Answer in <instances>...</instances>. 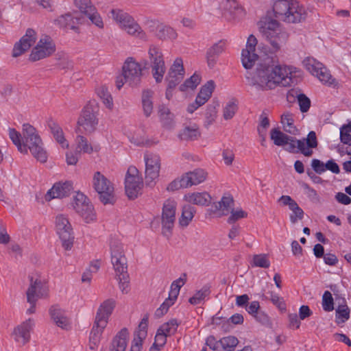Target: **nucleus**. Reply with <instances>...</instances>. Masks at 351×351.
Segmentation results:
<instances>
[{"label": "nucleus", "instance_id": "nucleus-1", "mask_svg": "<svg viewBox=\"0 0 351 351\" xmlns=\"http://www.w3.org/2000/svg\"><path fill=\"white\" fill-rule=\"evenodd\" d=\"M276 57L267 56L258 63L256 73L249 84L258 90L274 89L277 85L290 86L296 80L292 76V71L286 66L278 64Z\"/></svg>", "mask_w": 351, "mask_h": 351}, {"label": "nucleus", "instance_id": "nucleus-2", "mask_svg": "<svg viewBox=\"0 0 351 351\" xmlns=\"http://www.w3.org/2000/svg\"><path fill=\"white\" fill-rule=\"evenodd\" d=\"M23 141L21 135L14 128L9 129V136L21 153L27 154L29 149L33 156L41 162L47 159V154L43 147V141L34 127L29 123L23 125Z\"/></svg>", "mask_w": 351, "mask_h": 351}, {"label": "nucleus", "instance_id": "nucleus-3", "mask_svg": "<svg viewBox=\"0 0 351 351\" xmlns=\"http://www.w3.org/2000/svg\"><path fill=\"white\" fill-rule=\"evenodd\" d=\"M273 12L278 19L291 23L304 21L307 15L304 7L296 0H276Z\"/></svg>", "mask_w": 351, "mask_h": 351}, {"label": "nucleus", "instance_id": "nucleus-4", "mask_svg": "<svg viewBox=\"0 0 351 351\" xmlns=\"http://www.w3.org/2000/svg\"><path fill=\"white\" fill-rule=\"evenodd\" d=\"M110 246L111 262L116 272L117 279L119 280V289L123 293H127L130 285V277L123 245L117 241H112Z\"/></svg>", "mask_w": 351, "mask_h": 351}, {"label": "nucleus", "instance_id": "nucleus-5", "mask_svg": "<svg viewBox=\"0 0 351 351\" xmlns=\"http://www.w3.org/2000/svg\"><path fill=\"white\" fill-rule=\"evenodd\" d=\"M259 31L269 42L273 52H276L285 45L289 38L288 33L280 27L277 20L266 16L259 23Z\"/></svg>", "mask_w": 351, "mask_h": 351}, {"label": "nucleus", "instance_id": "nucleus-6", "mask_svg": "<svg viewBox=\"0 0 351 351\" xmlns=\"http://www.w3.org/2000/svg\"><path fill=\"white\" fill-rule=\"evenodd\" d=\"M289 139L284 146L285 149L289 153H301L307 157L313 155L312 149L316 148L318 145L316 133L314 131L309 132L306 138L297 139L290 136Z\"/></svg>", "mask_w": 351, "mask_h": 351}, {"label": "nucleus", "instance_id": "nucleus-7", "mask_svg": "<svg viewBox=\"0 0 351 351\" xmlns=\"http://www.w3.org/2000/svg\"><path fill=\"white\" fill-rule=\"evenodd\" d=\"M123 73L117 77L116 86L120 90L125 83L130 86H136L140 84L142 76V68L140 64L128 58L122 67Z\"/></svg>", "mask_w": 351, "mask_h": 351}, {"label": "nucleus", "instance_id": "nucleus-8", "mask_svg": "<svg viewBox=\"0 0 351 351\" xmlns=\"http://www.w3.org/2000/svg\"><path fill=\"white\" fill-rule=\"evenodd\" d=\"M93 186L97 193L99 201L104 204L113 205L116 202L113 184L100 171H96L93 178Z\"/></svg>", "mask_w": 351, "mask_h": 351}, {"label": "nucleus", "instance_id": "nucleus-9", "mask_svg": "<svg viewBox=\"0 0 351 351\" xmlns=\"http://www.w3.org/2000/svg\"><path fill=\"white\" fill-rule=\"evenodd\" d=\"M97 111L98 106L95 101H89L82 110L77 125L82 127L86 133H92L96 130L98 125Z\"/></svg>", "mask_w": 351, "mask_h": 351}, {"label": "nucleus", "instance_id": "nucleus-10", "mask_svg": "<svg viewBox=\"0 0 351 351\" xmlns=\"http://www.w3.org/2000/svg\"><path fill=\"white\" fill-rule=\"evenodd\" d=\"M143 186V179L138 176V170L134 166H130L125 178V191L130 199H135L141 194Z\"/></svg>", "mask_w": 351, "mask_h": 351}, {"label": "nucleus", "instance_id": "nucleus-11", "mask_svg": "<svg viewBox=\"0 0 351 351\" xmlns=\"http://www.w3.org/2000/svg\"><path fill=\"white\" fill-rule=\"evenodd\" d=\"M56 231L62 241V247L66 250L72 248L74 241L73 232L71 223L67 218L63 215L56 217Z\"/></svg>", "mask_w": 351, "mask_h": 351}, {"label": "nucleus", "instance_id": "nucleus-12", "mask_svg": "<svg viewBox=\"0 0 351 351\" xmlns=\"http://www.w3.org/2000/svg\"><path fill=\"white\" fill-rule=\"evenodd\" d=\"M176 202L167 199L162 206L161 223L162 234L169 238L172 234V229L176 221Z\"/></svg>", "mask_w": 351, "mask_h": 351}, {"label": "nucleus", "instance_id": "nucleus-13", "mask_svg": "<svg viewBox=\"0 0 351 351\" xmlns=\"http://www.w3.org/2000/svg\"><path fill=\"white\" fill-rule=\"evenodd\" d=\"M73 207L86 223H90L96 219L93 206L87 201V197L83 193H77L74 197Z\"/></svg>", "mask_w": 351, "mask_h": 351}, {"label": "nucleus", "instance_id": "nucleus-14", "mask_svg": "<svg viewBox=\"0 0 351 351\" xmlns=\"http://www.w3.org/2000/svg\"><path fill=\"white\" fill-rule=\"evenodd\" d=\"M56 51V45L51 37L45 36L40 38L37 45L32 49L29 55V60L36 62L52 55Z\"/></svg>", "mask_w": 351, "mask_h": 351}, {"label": "nucleus", "instance_id": "nucleus-15", "mask_svg": "<svg viewBox=\"0 0 351 351\" xmlns=\"http://www.w3.org/2000/svg\"><path fill=\"white\" fill-rule=\"evenodd\" d=\"M148 53L152 64L153 77L157 83H160L166 71L162 52L156 46H151Z\"/></svg>", "mask_w": 351, "mask_h": 351}, {"label": "nucleus", "instance_id": "nucleus-16", "mask_svg": "<svg viewBox=\"0 0 351 351\" xmlns=\"http://www.w3.org/2000/svg\"><path fill=\"white\" fill-rule=\"evenodd\" d=\"M147 26L149 32L161 40H174L178 36L173 28L158 21H147Z\"/></svg>", "mask_w": 351, "mask_h": 351}, {"label": "nucleus", "instance_id": "nucleus-17", "mask_svg": "<svg viewBox=\"0 0 351 351\" xmlns=\"http://www.w3.org/2000/svg\"><path fill=\"white\" fill-rule=\"evenodd\" d=\"M305 68L313 75L324 82L332 84L334 80L328 69L313 58H307L303 61Z\"/></svg>", "mask_w": 351, "mask_h": 351}, {"label": "nucleus", "instance_id": "nucleus-18", "mask_svg": "<svg viewBox=\"0 0 351 351\" xmlns=\"http://www.w3.org/2000/svg\"><path fill=\"white\" fill-rule=\"evenodd\" d=\"M30 285L26 292L27 300L31 304L29 308L27 310V313L32 314L35 312L36 302L40 296L43 295V289L45 284L39 279L34 280L32 276H29Z\"/></svg>", "mask_w": 351, "mask_h": 351}, {"label": "nucleus", "instance_id": "nucleus-19", "mask_svg": "<svg viewBox=\"0 0 351 351\" xmlns=\"http://www.w3.org/2000/svg\"><path fill=\"white\" fill-rule=\"evenodd\" d=\"M256 45V38L252 34L250 35L247 40L246 48L243 49L241 52L242 64L246 69L252 68L258 60V56L254 53Z\"/></svg>", "mask_w": 351, "mask_h": 351}, {"label": "nucleus", "instance_id": "nucleus-20", "mask_svg": "<svg viewBox=\"0 0 351 351\" xmlns=\"http://www.w3.org/2000/svg\"><path fill=\"white\" fill-rule=\"evenodd\" d=\"M36 31L32 28H28L25 34L19 42L15 43L12 51V56L16 58L22 55L36 43Z\"/></svg>", "mask_w": 351, "mask_h": 351}, {"label": "nucleus", "instance_id": "nucleus-21", "mask_svg": "<svg viewBox=\"0 0 351 351\" xmlns=\"http://www.w3.org/2000/svg\"><path fill=\"white\" fill-rule=\"evenodd\" d=\"M73 190V182L66 181L64 182H56L49 189L45 196L46 201H51L54 198H63L71 195Z\"/></svg>", "mask_w": 351, "mask_h": 351}, {"label": "nucleus", "instance_id": "nucleus-22", "mask_svg": "<svg viewBox=\"0 0 351 351\" xmlns=\"http://www.w3.org/2000/svg\"><path fill=\"white\" fill-rule=\"evenodd\" d=\"M34 326V319L29 318L16 326L12 333L14 340L22 345H25L30 340V332Z\"/></svg>", "mask_w": 351, "mask_h": 351}, {"label": "nucleus", "instance_id": "nucleus-23", "mask_svg": "<svg viewBox=\"0 0 351 351\" xmlns=\"http://www.w3.org/2000/svg\"><path fill=\"white\" fill-rule=\"evenodd\" d=\"M116 306V301L114 299H107L102 302L96 313L95 319L101 324L102 327H106L108 319Z\"/></svg>", "mask_w": 351, "mask_h": 351}, {"label": "nucleus", "instance_id": "nucleus-24", "mask_svg": "<svg viewBox=\"0 0 351 351\" xmlns=\"http://www.w3.org/2000/svg\"><path fill=\"white\" fill-rule=\"evenodd\" d=\"M226 45V41L224 40H221L213 44L208 49L206 54V58L208 66L210 69H213L215 66L219 56L224 51Z\"/></svg>", "mask_w": 351, "mask_h": 351}, {"label": "nucleus", "instance_id": "nucleus-25", "mask_svg": "<svg viewBox=\"0 0 351 351\" xmlns=\"http://www.w3.org/2000/svg\"><path fill=\"white\" fill-rule=\"evenodd\" d=\"M47 125L51 133L53 134L56 141L62 146V148H68L69 143L64 138V133L60 125L53 119L49 118L47 121Z\"/></svg>", "mask_w": 351, "mask_h": 351}, {"label": "nucleus", "instance_id": "nucleus-26", "mask_svg": "<svg viewBox=\"0 0 351 351\" xmlns=\"http://www.w3.org/2000/svg\"><path fill=\"white\" fill-rule=\"evenodd\" d=\"M129 336L128 330L122 328L113 338L110 347V351H125Z\"/></svg>", "mask_w": 351, "mask_h": 351}, {"label": "nucleus", "instance_id": "nucleus-27", "mask_svg": "<svg viewBox=\"0 0 351 351\" xmlns=\"http://www.w3.org/2000/svg\"><path fill=\"white\" fill-rule=\"evenodd\" d=\"M187 186L197 185L203 182L207 176V173L202 169H195L183 175Z\"/></svg>", "mask_w": 351, "mask_h": 351}, {"label": "nucleus", "instance_id": "nucleus-28", "mask_svg": "<svg viewBox=\"0 0 351 351\" xmlns=\"http://www.w3.org/2000/svg\"><path fill=\"white\" fill-rule=\"evenodd\" d=\"M80 18L71 13H66L59 16L57 19V22L62 28L70 29L77 32L78 29L77 25L80 23Z\"/></svg>", "mask_w": 351, "mask_h": 351}, {"label": "nucleus", "instance_id": "nucleus-29", "mask_svg": "<svg viewBox=\"0 0 351 351\" xmlns=\"http://www.w3.org/2000/svg\"><path fill=\"white\" fill-rule=\"evenodd\" d=\"M215 88V83L213 80L208 81L204 85H203L197 97L196 103H199L202 106L206 104L208 100L211 97L213 92Z\"/></svg>", "mask_w": 351, "mask_h": 351}, {"label": "nucleus", "instance_id": "nucleus-30", "mask_svg": "<svg viewBox=\"0 0 351 351\" xmlns=\"http://www.w3.org/2000/svg\"><path fill=\"white\" fill-rule=\"evenodd\" d=\"M158 108V117L163 127L167 129L172 128L173 126L174 114L165 104L159 105Z\"/></svg>", "mask_w": 351, "mask_h": 351}, {"label": "nucleus", "instance_id": "nucleus-31", "mask_svg": "<svg viewBox=\"0 0 351 351\" xmlns=\"http://www.w3.org/2000/svg\"><path fill=\"white\" fill-rule=\"evenodd\" d=\"M293 117V114L286 111L280 117V123L285 132L291 135H296L298 133V129L294 125Z\"/></svg>", "mask_w": 351, "mask_h": 351}, {"label": "nucleus", "instance_id": "nucleus-32", "mask_svg": "<svg viewBox=\"0 0 351 351\" xmlns=\"http://www.w3.org/2000/svg\"><path fill=\"white\" fill-rule=\"evenodd\" d=\"M184 198L189 203L202 206H208L211 200L210 195L206 192L189 193Z\"/></svg>", "mask_w": 351, "mask_h": 351}, {"label": "nucleus", "instance_id": "nucleus-33", "mask_svg": "<svg viewBox=\"0 0 351 351\" xmlns=\"http://www.w3.org/2000/svg\"><path fill=\"white\" fill-rule=\"evenodd\" d=\"M101 326L100 322H97V319L95 320L89 337V348L91 350H94L100 341L101 336L106 328Z\"/></svg>", "mask_w": 351, "mask_h": 351}, {"label": "nucleus", "instance_id": "nucleus-34", "mask_svg": "<svg viewBox=\"0 0 351 351\" xmlns=\"http://www.w3.org/2000/svg\"><path fill=\"white\" fill-rule=\"evenodd\" d=\"M111 14L114 20H115L122 29H125L128 25L133 23L134 19L128 13L120 10H112Z\"/></svg>", "mask_w": 351, "mask_h": 351}, {"label": "nucleus", "instance_id": "nucleus-35", "mask_svg": "<svg viewBox=\"0 0 351 351\" xmlns=\"http://www.w3.org/2000/svg\"><path fill=\"white\" fill-rule=\"evenodd\" d=\"M153 91L145 90L142 93V105L143 113L146 117H149L153 111Z\"/></svg>", "mask_w": 351, "mask_h": 351}, {"label": "nucleus", "instance_id": "nucleus-36", "mask_svg": "<svg viewBox=\"0 0 351 351\" xmlns=\"http://www.w3.org/2000/svg\"><path fill=\"white\" fill-rule=\"evenodd\" d=\"M148 319L149 317L147 314L141 319L138 324V330L134 332L132 341L138 342V340H141V343H143V340L146 338L147 335Z\"/></svg>", "mask_w": 351, "mask_h": 351}, {"label": "nucleus", "instance_id": "nucleus-37", "mask_svg": "<svg viewBox=\"0 0 351 351\" xmlns=\"http://www.w3.org/2000/svg\"><path fill=\"white\" fill-rule=\"evenodd\" d=\"M223 10L225 15L228 13L232 18L236 17L243 11L242 8L236 0H226L223 2Z\"/></svg>", "mask_w": 351, "mask_h": 351}, {"label": "nucleus", "instance_id": "nucleus-38", "mask_svg": "<svg viewBox=\"0 0 351 351\" xmlns=\"http://www.w3.org/2000/svg\"><path fill=\"white\" fill-rule=\"evenodd\" d=\"M195 209L190 204L184 205L182 207V215L179 219V223L182 227H186L194 217Z\"/></svg>", "mask_w": 351, "mask_h": 351}, {"label": "nucleus", "instance_id": "nucleus-39", "mask_svg": "<svg viewBox=\"0 0 351 351\" xmlns=\"http://www.w3.org/2000/svg\"><path fill=\"white\" fill-rule=\"evenodd\" d=\"M290 136L281 132L278 128H274L270 132V138L277 146H285L287 143Z\"/></svg>", "mask_w": 351, "mask_h": 351}, {"label": "nucleus", "instance_id": "nucleus-40", "mask_svg": "<svg viewBox=\"0 0 351 351\" xmlns=\"http://www.w3.org/2000/svg\"><path fill=\"white\" fill-rule=\"evenodd\" d=\"M350 308L345 304L339 305L335 311V322L338 324L345 323L350 318Z\"/></svg>", "mask_w": 351, "mask_h": 351}, {"label": "nucleus", "instance_id": "nucleus-41", "mask_svg": "<svg viewBox=\"0 0 351 351\" xmlns=\"http://www.w3.org/2000/svg\"><path fill=\"white\" fill-rule=\"evenodd\" d=\"M160 165L145 167V183L147 186L154 185V180L158 178Z\"/></svg>", "mask_w": 351, "mask_h": 351}, {"label": "nucleus", "instance_id": "nucleus-42", "mask_svg": "<svg viewBox=\"0 0 351 351\" xmlns=\"http://www.w3.org/2000/svg\"><path fill=\"white\" fill-rule=\"evenodd\" d=\"M179 324L176 319H171L169 322L162 324L158 328V330L167 337L171 336L176 332Z\"/></svg>", "mask_w": 351, "mask_h": 351}, {"label": "nucleus", "instance_id": "nucleus-43", "mask_svg": "<svg viewBox=\"0 0 351 351\" xmlns=\"http://www.w3.org/2000/svg\"><path fill=\"white\" fill-rule=\"evenodd\" d=\"M219 106L218 101H213V102L207 106L206 110V127L211 125L217 117V108Z\"/></svg>", "mask_w": 351, "mask_h": 351}, {"label": "nucleus", "instance_id": "nucleus-44", "mask_svg": "<svg viewBox=\"0 0 351 351\" xmlns=\"http://www.w3.org/2000/svg\"><path fill=\"white\" fill-rule=\"evenodd\" d=\"M56 58L57 60L56 65L58 69L64 70L65 71L73 69V62L64 53H57Z\"/></svg>", "mask_w": 351, "mask_h": 351}, {"label": "nucleus", "instance_id": "nucleus-45", "mask_svg": "<svg viewBox=\"0 0 351 351\" xmlns=\"http://www.w3.org/2000/svg\"><path fill=\"white\" fill-rule=\"evenodd\" d=\"M219 343L218 344L220 345V348H221L223 351H234L239 341L237 338L234 336H228L219 340Z\"/></svg>", "mask_w": 351, "mask_h": 351}, {"label": "nucleus", "instance_id": "nucleus-46", "mask_svg": "<svg viewBox=\"0 0 351 351\" xmlns=\"http://www.w3.org/2000/svg\"><path fill=\"white\" fill-rule=\"evenodd\" d=\"M199 134H199V132L198 131V128L197 127L186 126L183 129L182 132L179 134V137L182 140L193 141V140L197 139V137L199 136Z\"/></svg>", "mask_w": 351, "mask_h": 351}, {"label": "nucleus", "instance_id": "nucleus-47", "mask_svg": "<svg viewBox=\"0 0 351 351\" xmlns=\"http://www.w3.org/2000/svg\"><path fill=\"white\" fill-rule=\"evenodd\" d=\"M201 82V77L199 75L195 73L189 78L186 79L184 82L179 87V90L182 92L186 91L188 88L194 89Z\"/></svg>", "mask_w": 351, "mask_h": 351}, {"label": "nucleus", "instance_id": "nucleus-48", "mask_svg": "<svg viewBox=\"0 0 351 351\" xmlns=\"http://www.w3.org/2000/svg\"><path fill=\"white\" fill-rule=\"evenodd\" d=\"M210 293V286L204 285L200 290L197 291L195 295L190 298L189 302L193 305L198 304Z\"/></svg>", "mask_w": 351, "mask_h": 351}, {"label": "nucleus", "instance_id": "nucleus-49", "mask_svg": "<svg viewBox=\"0 0 351 351\" xmlns=\"http://www.w3.org/2000/svg\"><path fill=\"white\" fill-rule=\"evenodd\" d=\"M237 100L232 98L223 109V118L226 120L232 119L237 111Z\"/></svg>", "mask_w": 351, "mask_h": 351}, {"label": "nucleus", "instance_id": "nucleus-50", "mask_svg": "<svg viewBox=\"0 0 351 351\" xmlns=\"http://www.w3.org/2000/svg\"><path fill=\"white\" fill-rule=\"evenodd\" d=\"M252 266L262 268H268L270 266V261L268 259L267 254H259L254 255L252 259Z\"/></svg>", "mask_w": 351, "mask_h": 351}, {"label": "nucleus", "instance_id": "nucleus-51", "mask_svg": "<svg viewBox=\"0 0 351 351\" xmlns=\"http://www.w3.org/2000/svg\"><path fill=\"white\" fill-rule=\"evenodd\" d=\"M218 203L221 204L222 215H226L234 205V199L230 195H224Z\"/></svg>", "mask_w": 351, "mask_h": 351}, {"label": "nucleus", "instance_id": "nucleus-52", "mask_svg": "<svg viewBox=\"0 0 351 351\" xmlns=\"http://www.w3.org/2000/svg\"><path fill=\"white\" fill-rule=\"evenodd\" d=\"M85 15H86L90 21L96 26L98 27H103L104 23L99 13L96 11V8L95 7H91L90 10L86 11Z\"/></svg>", "mask_w": 351, "mask_h": 351}, {"label": "nucleus", "instance_id": "nucleus-53", "mask_svg": "<svg viewBox=\"0 0 351 351\" xmlns=\"http://www.w3.org/2000/svg\"><path fill=\"white\" fill-rule=\"evenodd\" d=\"M184 75L183 73H168L165 80L167 82V86H169V88H175L182 82Z\"/></svg>", "mask_w": 351, "mask_h": 351}, {"label": "nucleus", "instance_id": "nucleus-54", "mask_svg": "<svg viewBox=\"0 0 351 351\" xmlns=\"http://www.w3.org/2000/svg\"><path fill=\"white\" fill-rule=\"evenodd\" d=\"M125 30L128 32V34L133 36H136L139 37L140 38H145V33L142 30L140 25L134 21L133 23H131Z\"/></svg>", "mask_w": 351, "mask_h": 351}, {"label": "nucleus", "instance_id": "nucleus-55", "mask_svg": "<svg viewBox=\"0 0 351 351\" xmlns=\"http://www.w3.org/2000/svg\"><path fill=\"white\" fill-rule=\"evenodd\" d=\"M322 307L326 312L332 311L334 309V301L330 291H326L322 296Z\"/></svg>", "mask_w": 351, "mask_h": 351}, {"label": "nucleus", "instance_id": "nucleus-56", "mask_svg": "<svg viewBox=\"0 0 351 351\" xmlns=\"http://www.w3.org/2000/svg\"><path fill=\"white\" fill-rule=\"evenodd\" d=\"M298 103L302 112H306L311 107L310 99L304 93H300L297 96Z\"/></svg>", "mask_w": 351, "mask_h": 351}, {"label": "nucleus", "instance_id": "nucleus-57", "mask_svg": "<svg viewBox=\"0 0 351 351\" xmlns=\"http://www.w3.org/2000/svg\"><path fill=\"white\" fill-rule=\"evenodd\" d=\"M290 210H292V213L290 215V221L292 223H295L298 220L303 219L304 211L297 203L293 206L292 205Z\"/></svg>", "mask_w": 351, "mask_h": 351}, {"label": "nucleus", "instance_id": "nucleus-58", "mask_svg": "<svg viewBox=\"0 0 351 351\" xmlns=\"http://www.w3.org/2000/svg\"><path fill=\"white\" fill-rule=\"evenodd\" d=\"M230 214L228 219V223L230 224L234 223L239 219L245 218L247 215V213L241 209L234 210L233 208L231 209Z\"/></svg>", "mask_w": 351, "mask_h": 351}, {"label": "nucleus", "instance_id": "nucleus-59", "mask_svg": "<svg viewBox=\"0 0 351 351\" xmlns=\"http://www.w3.org/2000/svg\"><path fill=\"white\" fill-rule=\"evenodd\" d=\"M77 147L80 149V151H83L84 153H90L93 151V147L90 145L88 144L87 139L82 136L78 135L77 137Z\"/></svg>", "mask_w": 351, "mask_h": 351}, {"label": "nucleus", "instance_id": "nucleus-60", "mask_svg": "<svg viewBox=\"0 0 351 351\" xmlns=\"http://www.w3.org/2000/svg\"><path fill=\"white\" fill-rule=\"evenodd\" d=\"M53 321L56 326L62 329L67 330L71 328L69 319L65 315V313H63L62 315L59 316L58 318H56Z\"/></svg>", "mask_w": 351, "mask_h": 351}, {"label": "nucleus", "instance_id": "nucleus-61", "mask_svg": "<svg viewBox=\"0 0 351 351\" xmlns=\"http://www.w3.org/2000/svg\"><path fill=\"white\" fill-rule=\"evenodd\" d=\"M144 159L145 161V167L160 165V157L156 154H145Z\"/></svg>", "mask_w": 351, "mask_h": 351}, {"label": "nucleus", "instance_id": "nucleus-62", "mask_svg": "<svg viewBox=\"0 0 351 351\" xmlns=\"http://www.w3.org/2000/svg\"><path fill=\"white\" fill-rule=\"evenodd\" d=\"M168 73H174L176 74L183 73V75H184L185 71H184V69L183 66L182 60L179 58H176L173 64L170 67Z\"/></svg>", "mask_w": 351, "mask_h": 351}, {"label": "nucleus", "instance_id": "nucleus-63", "mask_svg": "<svg viewBox=\"0 0 351 351\" xmlns=\"http://www.w3.org/2000/svg\"><path fill=\"white\" fill-rule=\"evenodd\" d=\"M181 188H188L183 176L180 180H175L172 181L167 186V190L174 191Z\"/></svg>", "mask_w": 351, "mask_h": 351}, {"label": "nucleus", "instance_id": "nucleus-64", "mask_svg": "<svg viewBox=\"0 0 351 351\" xmlns=\"http://www.w3.org/2000/svg\"><path fill=\"white\" fill-rule=\"evenodd\" d=\"M253 317L262 325L268 326L271 324L269 316L262 310L258 311Z\"/></svg>", "mask_w": 351, "mask_h": 351}]
</instances>
